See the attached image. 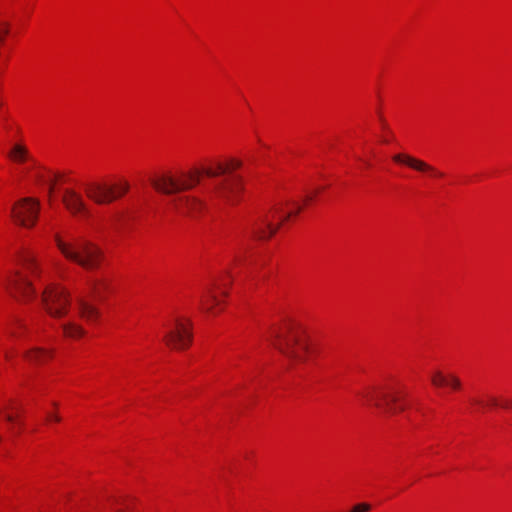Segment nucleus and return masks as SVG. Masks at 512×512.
<instances>
[{
  "instance_id": "ddd939ff",
  "label": "nucleus",
  "mask_w": 512,
  "mask_h": 512,
  "mask_svg": "<svg viewBox=\"0 0 512 512\" xmlns=\"http://www.w3.org/2000/svg\"><path fill=\"white\" fill-rule=\"evenodd\" d=\"M21 414L20 404L14 401H9L4 407L0 408V415L4 417L13 434H18L21 430Z\"/></svg>"
},
{
  "instance_id": "9d476101",
  "label": "nucleus",
  "mask_w": 512,
  "mask_h": 512,
  "mask_svg": "<svg viewBox=\"0 0 512 512\" xmlns=\"http://www.w3.org/2000/svg\"><path fill=\"white\" fill-rule=\"evenodd\" d=\"M12 215L20 224H34L38 220L39 202L34 198H24L13 206Z\"/></svg>"
},
{
  "instance_id": "6ab92c4d",
  "label": "nucleus",
  "mask_w": 512,
  "mask_h": 512,
  "mask_svg": "<svg viewBox=\"0 0 512 512\" xmlns=\"http://www.w3.org/2000/svg\"><path fill=\"white\" fill-rule=\"evenodd\" d=\"M25 358L30 362L43 363L52 358V352L45 349L34 348L25 354Z\"/></svg>"
},
{
  "instance_id": "0eeeda50",
  "label": "nucleus",
  "mask_w": 512,
  "mask_h": 512,
  "mask_svg": "<svg viewBox=\"0 0 512 512\" xmlns=\"http://www.w3.org/2000/svg\"><path fill=\"white\" fill-rule=\"evenodd\" d=\"M66 259H71L87 270L97 269L102 260L103 252L93 244H81L70 247L66 243Z\"/></svg>"
},
{
  "instance_id": "39448f33",
  "label": "nucleus",
  "mask_w": 512,
  "mask_h": 512,
  "mask_svg": "<svg viewBox=\"0 0 512 512\" xmlns=\"http://www.w3.org/2000/svg\"><path fill=\"white\" fill-rule=\"evenodd\" d=\"M130 188L126 180L115 184L91 183L85 186V192L89 199L96 204L106 205L124 196Z\"/></svg>"
},
{
  "instance_id": "423d86ee",
  "label": "nucleus",
  "mask_w": 512,
  "mask_h": 512,
  "mask_svg": "<svg viewBox=\"0 0 512 512\" xmlns=\"http://www.w3.org/2000/svg\"><path fill=\"white\" fill-rule=\"evenodd\" d=\"M28 330L20 319H14L0 330V352L9 361L13 357L16 346H22Z\"/></svg>"
},
{
  "instance_id": "7c9ffc66",
  "label": "nucleus",
  "mask_w": 512,
  "mask_h": 512,
  "mask_svg": "<svg viewBox=\"0 0 512 512\" xmlns=\"http://www.w3.org/2000/svg\"><path fill=\"white\" fill-rule=\"evenodd\" d=\"M489 402H490L491 406H497L498 405L497 399L494 398V397H491Z\"/></svg>"
},
{
  "instance_id": "f03ea898",
  "label": "nucleus",
  "mask_w": 512,
  "mask_h": 512,
  "mask_svg": "<svg viewBox=\"0 0 512 512\" xmlns=\"http://www.w3.org/2000/svg\"><path fill=\"white\" fill-rule=\"evenodd\" d=\"M226 173H228L226 165L217 163L215 169H194L190 171H179L176 174L163 173L152 178L151 185L160 193L172 195L195 187L200 182L202 174L213 178Z\"/></svg>"
},
{
  "instance_id": "c756f323",
  "label": "nucleus",
  "mask_w": 512,
  "mask_h": 512,
  "mask_svg": "<svg viewBox=\"0 0 512 512\" xmlns=\"http://www.w3.org/2000/svg\"><path fill=\"white\" fill-rule=\"evenodd\" d=\"M58 248L61 252H64V244L61 242L59 238L56 239Z\"/></svg>"
},
{
  "instance_id": "a211bd4d",
  "label": "nucleus",
  "mask_w": 512,
  "mask_h": 512,
  "mask_svg": "<svg viewBox=\"0 0 512 512\" xmlns=\"http://www.w3.org/2000/svg\"><path fill=\"white\" fill-rule=\"evenodd\" d=\"M77 309L81 317L85 318L88 321L96 320L99 314L98 310L94 306H92L82 298L78 299Z\"/></svg>"
},
{
  "instance_id": "a878e982",
  "label": "nucleus",
  "mask_w": 512,
  "mask_h": 512,
  "mask_svg": "<svg viewBox=\"0 0 512 512\" xmlns=\"http://www.w3.org/2000/svg\"><path fill=\"white\" fill-rule=\"evenodd\" d=\"M446 385L457 390L461 387V381L455 375H448V383H446Z\"/></svg>"
},
{
  "instance_id": "2eb2a0df",
  "label": "nucleus",
  "mask_w": 512,
  "mask_h": 512,
  "mask_svg": "<svg viewBox=\"0 0 512 512\" xmlns=\"http://www.w3.org/2000/svg\"><path fill=\"white\" fill-rule=\"evenodd\" d=\"M392 159L394 162H396L398 164L406 165V166L413 168L417 171L429 172L435 177L443 176V173L441 171L437 170L435 167L429 165L428 163H426L420 159L414 158L408 154H403V153L395 154L392 157Z\"/></svg>"
},
{
  "instance_id": "4468645a",
  "label": "nucleus",
  "mask_w": 512,
  "mask_h": 512,
  "mask_svg": "<svg viewBox=\"0 0 512 512\" xmlns=\"http://www.w3.org/2000/svg\"><path fill=\"white\" fill-rule=\"evenodd\" d=\"M66 212H70L76 219H84L89 215L84 200L78 192L66 188Z\"/></svg>"
},
{
  "instance_id": "2f4dec72",
  "label": "nucleus",
  "mask_w": 512,
  "mask_h": 512,
  "mask_svg": "<svg viewBox=\"0 0 512 512\" xmlns=\"http://www.w3.org/2000/svg\"><path fill=\"white\" fill-rule=\"evenodd\" d=\"M472 403L476 404V405H479V406H484V403L481 400H479V399H473Z\"/></svg>"
},
{
  "instance_id": "aec40b11",
  "label": "nucleus",
  "mask_w": 512,
  "mask_h": 512,
  "mask_svg": "<svg viewBox=\"0 0 512 512\" xmlns=\"http://www.w3.org/2000/svg\"><path fill=\"white\" fill-rule=\"evenodd\" d=\"M217 289H221V284L214 283L213 287L209 288L207 290L206 296L204 297L205 299L201 300V305H202L203 309H205L207 311L212 310V306L210 305V302L213 305H218L220 303V301L218 300V298H217V296L215 294V291H214V290H217Z\"/></svg>"
},
{
  "instance_id": "473e14b6",
  "label": "nucleus",
  "mask_w": 512,
  "mask_h": 512,
  "mask_svg": "<svg viewBox=\"0 0 512 512\" xmlns=\"http://www.w3.org/2000/svg\"><path fill=\"white\" fill-rule=\"evenodd\" d=\"M380 120L382 122L383 129L387 130L388 129L387 124L384 122V120L382 118H380Z\"/></svg>"
},
{
  "instance_id": "4be33fe9",
  "label": "nucleus",
  "mask_w": 512,
  "mask_h": 512,
  "mask_svg": "<svg viewBox=\"0 0 512 512\" xmlns=\"http://www.w3.org/2000/svg\"><path fill=\"white\" fill-rule=\"evenodd\" d=\"M276 232L273 226H258V229L253 231L254 237L259 240H266Z\"/></svg>"
},
{
  "instance_id": "bb28decb",
  "label": "nucleus",
  "mask_w": 512,
  "mask_h": 512,
  "mask_svg": "<svg viewBox=\"0 0 512 512\" xmlns=\"http://www.w3.org/2000/svg\"><path fill=\"white\" fill-rule=\"evenodd\" d=\"M46 420L50 424L58 423L60 421V417L54 411H50L47 413Z\"/></svg>"
},
{
  "instance_id": "cd10ccee",
  "label": "nucleus",
  "mask_w": 512,
  "mask_h": 512,
  "mask_svg": "<svg viewBox=\"0 0 512 512\" xmlns=\"http://www.w3.org/2000/svg\"><path fill=\"white\" fill-rule=\"evenodd\" d=\"M241 166V162L238 160H231L226 164L227 172L238 169Z\"/></svg>"
},
{
  "instance_id": "7ed1b4c3",
  "label": "nucleus",
  "mask_w": 512,
  "mask_h": 512,
  "mask_svg": "<svg viewBox=\"0 0 512 512\" xmlns=\"http://www.w3.org/2000/svg\"><path fill=\"white\" fill-rule=\"evenodd\" d=\"M17 270L8 279L1 283L15 297L23 300H31L36 296V290L33 286L32 278L38 273V265L34 254L24 249L17 258Z\"/></svg>"
},
{
  "instance_id": "6e6552de",
  "label": "nucleus",
  "mask_w": 512,
  "mask_h": 512,
  "mask_svg": "<svg viewBox=\"0 0 512 512\" xmlns=\"http://www.w3.org/2000/svg\"><path fill=\"white\" fill-rule=\"evenodd\" d=\"M193 339L192 324L189 320L177 318L164 336L167 346L176 349H187Z\"/></svg>"
},
{
  "instance_id": "b1692460",
  "label": "nucleus",
  "mask_w": 512,
  "mask_h": 512,
  "mask_svg": "<svg viewBox=\"0 0 512 512\" xmlns=\"http://www.w3.org/2000/svg\"><path fill=\"white\" fill-rule=\"evenodd\" d=\"M65 331H66V337L67 336H70V337H80L83 335V330L76 326V325H72L68 322H66V328H65Z\"/></svg>"
},
{
  "instance_id": "1a4fd4ad",
  "label": "nucleus",
  "mask_w": 512,
  "mask_h": 512,
  "mask_svg": "<svg viewBox=\"0 0 512 512\" xmlns=\"http://www.w3.org/2000/svg\"><path fill=\"white\" fill-rule=\"evenodd\" d=\"M42 304L51 317L61 318L64 308L63 287L60 284L49 283L43 291Z\"/></svg>"
},
{
  "instance_id": "c85d7f7f",
  "label": "nucleus",
  "mask_w": 512,
  "mask_h": 512,
  "mask_svg": "<svg viewBox=\"0 0 512 512\" xmlns=\"http://www.w3.org/2000/svg\"><path fill=\"white\" fill-rule=\"evenodd\" d=\"M50 183H49V193L51 194L54 189H55V183H54V180L51 178L50 180Z\"/></svg>"
},
{
  "instance_id": "f3484780",
  "label": "nucleus",
  "mask_w": 512,
  "mask_h": 512,
  "mask_svg": "<svg viewBox=\"0 0 512 512\" xmlns=\"http://www.w3.org/2000/svg\"><path fill=\"white\" fill-rule=\"evenodd\" d=\"M87 284L91 295L98 299L104 298L111 288L110 281L106 278H90Z\"/></svg>"
},
{
  "instance_id": "20e7f679",
  "label": "nucleus",
  "mask_w": 512,
  "mask_h": 512,
  "mask_svg": "<svg viewBox=\"0 0 512 512\" xmlns=\"http://www.w3.org/2000/svg\"><path fill=\"white\" fill-rule=\"evenodd\" d=\"M321 189H307L301 195L300 200L286 199L277 203L273 208L271 221L283 224L286 221L295 220L304 206H308L320 193Z\"/></svg>"
},
{
  "instance_id": "412c9836",
  "label": "nucleus",
  "mask_w": 512,
  "mask_h": 512,
  "mask_svg": "<svg viewBox=\"0 0 512 512\" xmlns=\"http://www.w3.org/2000/svg\"><path fill=\"white\" fill-rule=\"evenodd\" d=\"M9 157L15 162L22 163L29 159L28 150L21 144H15L9 153Z\"/></svg>"
},
{
  "instance_id": "dca6fc26",
  "label": "nucleus",
  "mask_w": 512,
  "mask_h": 512,
  "mask_svg": "<svg viewBox=\"0 0 512 512\" xmlns=\"http://www.w3.org/2000/svg\"><path fill=\"white\" fill-rule=\"evenodd\" d=\"M173 206L180 212L198 213L203 209V202L196 197L178 195L172 201Z\"/></svg>"
},
{
  "instance_id": "f8f14e48",
  "label": "nucleus",
  "mask_w": 512,
  "mask_h": 512,
  "mask_svg": "<svg viewBox=\"0 0 512 512\" xmlns=\"http://www.w3.org/2000/svg\"><path fill=\"white\" fill-rule=\"evenodd\" d=\"M241 191L242 184L238 176L227 177L215 186L217 197L229 204H234L239 201Z\"/></svg>"
},
{
  "instance_id": "393cba45",
  "label": "nucleus",
  "mask_w": 512,
  "mask_h": 512,
  "mask_svg": "<svg viewBox=\"0 0 512 512\" xmlns=\"http://www.w3.org/2000/svg\"><path fill=\"white\" fill-rule=\"evenodd\" d=\"M10 24L6 21H0V44L5 40V37L9 34Z\"/></svg>"
},
{
  "instance_id": "f257e3e1",
  "label": "nucleus",
  "mask_w": 512,
  "mask_h": 512,
  "mask_svg": "<svg viewBox=\"0 0 512 512\" xmlns=\"http://www.w3.org/2000/svg\"><path fill=\"white\" fill-rule=\"evenodd\" d=\"M270 338L271 344L288 359L291 366L306 361L310 351L308 336L299 325L288 324L282 329H274Z\"/></svg>"
},
{
  "instance_id": "72a5a7b5",
  "label": "nucleus",
  "mask_w": 512,
  "mask_h": 512,
  "mask_svg": "<svg viewBox=\"0 0 512 512\" xmlns=\"http://www.w3.org/2000/svg\"><path fill=\"white\" fill-rule=\"evenodd\" d=\"M510 406H512V404H510V403L503 404V407H510Z\"/></svg>"
},
{
  "instance_id": "5701e85b",
  "label": "nucleus",
  "mask_w": 512,
  "mask_h": 512,
  "mask_svg": "<svg viewBox=\"0 0 512 512\" xmlns=\"http://www.w3.org/2000/svg\"><path fill=\"white\" fill-rule=\"evenodd\" d=\"M431 382L436 387H442L448 383V376L440 371H436L431 375Z\"/></svg>"
},
{
  "instance_id": "9b49d317",
  "label": "nucleus",
  "mask_w": 512,
  "mask_h": 512,
  "mask_svg": "<svg viewBox=\"0 0 512 512\" xmlns=\"http://www.w3.org/2000/svg\"><path fill=\"white\" fill-rule=\"evenodd\" d=\"M363 397L371 402L375 407L382 408L386 407L391 413L401 412L405 409L404 405L397 406L396 404L400 401V396L397 393H385L376 389L367 391L363 394Z\"/></svg>"
}]
</instances>
